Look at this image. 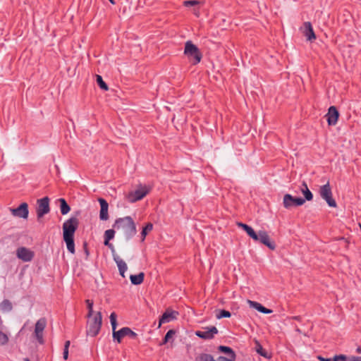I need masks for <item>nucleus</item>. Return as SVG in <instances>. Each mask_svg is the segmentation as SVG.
I'll return each mask as SVG.
<instances>
[{
  "label": "nucleus",
  "instance_id": "nucleus-2",
  "mask_svg": "<svg viewBox=\"0 0 361 361\" xmlns=\"http://www.w3.org/2000/svg\"><path fill=\"white\" fill-rule=\"evenodd\" d=\"M237 226L243 228L247 233V234L255 241L260 242L271 250H275L276 245L274 242L271 240L266 231L259 230L257 233H256L251 226L241 222L237 223Z\"/></svg>",
  "mask_w": 361,
  "mask_h": 361
},
{
  "label": "nucleus",
  "instance_id": "nucleus-24",
  "mask_svg": "<svg viewBox=\"0 0 361 361\" xmlns=\"http://www.w3.org/2000/svg\"><path fill=\"white\" fill-rule=\"evenodd\" d=\"M12 308V303L8 300H3L0 304V309L3 312H11Z\"/></svg>",
  "mask_w": 361,
  "mask_h": 361
},
{
  "label": "nucleus",
  "instance_id": "nucleus-8",
  "mask_svg": "<svg viewBox=\"0 0 361 361\" xmlns=\"http://www.w3.org/2000/svg\"><path fill=\"white\" fill-rule=\"evenodd\" d=\"M49 212V199L47 197H45L37 200L36 208L37 221H41L42 217Z\"/></svg>",
  "mask_w": 361,
  "mask_h": 361
},
{
  "label": "nucleus",
  "instance_id": "nucleus-31",
  "mask_svg": "<svg viewBox=\"0 0 361 361\" xmlns=\"http://www.w3.org/2000/svg\"><path fill=\"white\" fill-rule=\"evenodd\" d=\"M97 82L101 89L105 91L108 90L109 87L104 82L102 76L99 75H97Z\"/></svg>",
  "mask_w": 361,
  "mask_h": 361
},
{
  "label": "nucleus",
  "instance_id": "nucleus-22",
  "mask_svg": "<svg viewBox=\"0 0 361 361\" xmlns=\"http://www.w3.org/2000/svg\"><path fill=\"white\" fill-rule=\"evenodd\" d=\"M115 231L114 229L106 230L104 233V245L108 246L110 248H114V246L111 243H109V240L114 238Z\"/></svg>",
  "mask_w": 361,
  "mask_h": 361
},
{
  "label": "nucleus",
  "instance_id": "nucleus-44",
  "mask_svg": "<svg viewBox=\"0 0 361 361\" xmlns=\"http://www.w3.org/2000/svg\"><path fill=\"white\" fill-rule=\"evenodd\" d=\"M110 1V3L113 5H114L116 4L115 1L114 0H109Z\"/></svg>",
  "mask_w": 361,
  "mask_h": 361
},
{
  "label": "nucleus",
  "instance_id": "nucleus-40",
  "mask_svg": "<svg viewBox=\"0 0 361 361\" xmlns=\"http://www.w3.org/2000/svg\"><path fill=\"white\" fill-rule=\"evenodd\" d=\"M63 357L64 360H67L68 357V350L63 349Z\"/></svg>",
  "mask_w": 361,
  "mask_h": 361
},
{
  "label": "nucleus",
  "instance_id": "nucleus-36",
  "mask_svg": "<svg viewBox=\"0 0 361 361\" xmlns=\"http://www.w3.org/2000/svg\"><path fill=\"white\" fill-rule=\"evenodd\" d=\"M200 2L198 1L192 0V1H185L183 2V5L185 6H193L198 5Z\"/></svg>",
  "mask_w": 361,
  "mask_h": 361
},
{
  "label": "nucleus",
  "instance_id": "nucleus-11",
  "mask_svg": "<svg viewBox=\"0 0 361 361\" xmlns=\"http://www.w3.org/2000/svg\"><path fill=\"white\" fill-rule=\"evenodd\" d=\"M305 202V200L301 197H294L290 194H286L283 196V204L284 207L289 209L293 206H301Z\"/></svg>",
  "mask_w": 361,
  "mask_h": 361
},
{
  "label": "nucleus",
  "instance_id": "nucleus-18",
  "mask_svg": "<svg viewBox=\"0 0 361 361\" xmlns=\"http://www.w3.org/2000/svg\"><path fill=\"white\" fill-rule=\"evenodd\" d=\"M99 204H100V212H99V219L102 221H106L109 219V204L107 202L103 199V198H99L98 200Z\"/></svg>",
  "mask_w": 361,
  "mask_h": 361
},
{
  "label": "nucleus",
  "instance_id": "nucleus-33",
  "mask_svg": "<svg viewBox=\"0 0 361 361\" xmlns=\"http://www.w3.org/2000/svg\"><path fill=\"white\" fill-rule=\"evenodd\" d=\"M86 303L88 308L87 317H91L92 316H94L95 314H94L93 311V302L92 300H87Z\"/></svg>",
  "mask_w": 361,
  "mask_h": 361
},
{
  "label": "nucleus",
  "instance_id": "nucleus-20",
  "mask_svg": "<svg viewBox=\"0 0 361 361\" xmlns=\"http://www.w3.org/2000/svg\"><path fill=\"white\" fill-rule=\"evenodd\" d=\"M247 303L250 305V306L252 308L256 309L259 312L264 313V314H270L272 312V310L270 309H267L262 306L260 303L255 301H252L248 300Z\"/></svg>",
  "mask_w": 361,
  "mask_h": 361
},
{
  "label": "nucleus",
  "instance_id": "nucleus-15",
  "mask_svg": "<svg viewBox=\"0 0 361 361\" xmlns=\"http://www.w3.org/2000/svg\"><path fill=\"white\" fill-rule=\"evenodd\" d=\"M178 316V312L177 311L167 309L159 319V327H160L162 324L176 320Z\"/></svg>",
  "mask_w": 361,
  "mask_h": 361
},
{
  "label": "nucleus",
  "instance_id": "nucleus-38",
  "mask_svg": "<svg viewBox=\"0 0 361 361\" xmlns=\"http://www.w3.org/2000/svg\"><path fill=\"white\" fill-rule=\"evenodd\" d=\"M347 361H361V357L353 356V357H349Z\"/></svg>",
  "mask_w": 361,
  "mask_h": 361
},
{
  "label": "nucleus",
  "instance_id": "nucleus-9",
  "mask_svg": "<svg viewBox=\"0 0 361 361\" xmlns=\"http://www.w3.org/2000/svg\"><path fill=\"white\" fill-rule=\"evenodd\" d=\"M137 336V334L132 331L128 327H123L118 331V332H114L113 334V339L114 341H116L118 343H120L122 339L124 337H129L131 338H135Z\"/></svg>",
  "mask_w": 361,
  "mask_h": 361
},
{
  "label": "nucleus",
  "instance_id": "nucleus-13",
  "mask_svg": "<svg viewBox=\"0 0 361 361\" xmlns=\"http://www.w3.org/2000/svg\"><path fill=\"white\" fill-rule=\"evenodd\" d=\"M204 331H195V335L204 340L212 339L219 332L215 326H206L203 328Z\"/></svg>",
  "mask_w": 361,
  "mask_h": 361
},
{
  "label": "nucleus",
  "instance_id": "nucleus-42",
  "mask_svg": "<svg viewBox=\"0 0 361 361\" xmlns=\"http://www.w3.org/2000/svg\"><path fill=\"white\" fill-rule=\"evenodd\" d=\"M70 344H71L70 341H66L65 345H64V349L68 350Z\"/></svg>",
  "mask_w": 361,
  "mask_h": 361
},
{
  "label": "nucleus",
  "instance_id": "nucleus-4",
  "mask_svg": "<svg viewBox=\"0 0 361 361\" xmlns=\"http://www.w3.org/2000/svg\"><path fill=\"white\" fill-rule=\"evenodd\" d=\"M102 321V317L100 312H97L94 316L88 317L87 329V335L90 336H97L101 329Z\"/></svg>",
  "mask_w": 361,
  "mask_h": 361
},
{
  "label": "nucleus",
  "instance_id": "nucleus-27",
  "mask_svg": "<svg viewBox=\"0 0 361 361\" xmlns=\"http://www.w3.org/2000/svg\"><path fill=\"white\" fill-rule=\"evenodd\" d=\"M218 349L219 351H221L222 353H227V354L230 355L233 360L235 359V354L234 351L230 347L220 345V346H219Z\"/></svg>",
  "mask_w": 361,
  "mask_h": 361
},
{
  "label": "nucleus",
  "instance_id": "nucleus-25",
  "mask_svg": "<svg viewBox=\"0 0 361 361\" xmlns=\"http://www.w3.org/2000/svg\"><path fill=\"white\" fill-rule=\"evenodd\" d=\"M59 201L60 202L61 213L63 215L67 214L70 212L71 208L67 204L66 201L63 198L59 199Z\"/></svg>",
  "mask_w": 361,
  "mask_h": 361
},
{
  "label": "nucleus",
  "instance_id": "nucleus-39",
  "mask_svg": "<svg viewBox=\"0 0 361 361\" xmlns=\"http://www.w3.org/2000/svg\"><path fill=\"white\" fill-rule=\"evenodd\" d=\"M317 358L319 361H335L334 358L333 360H331L330 358H324L322 356H318Z\"/></svg>",
  "mask_w": 361,
  "mask_h": 361
},
{
  "label": "nucleus",
  "instance_id": "nucleus-21",
  "mask_svg": "<svg viewBox=\"0 0 361 361\" xmlns=\"http://www.w3.org/2000/svg\"><path fill=\"white\" fill-rule=\"evenodd\" d=\"M300 191L305 197V200L311 201L313 198L312 192L309 190L305 182H302L300 186Z\"/></svg>",
  "mask_w": 361,
  "mask_h": 361
},
{
  "label": "nucleus",
  "instance_id": "nucleus-1",
  "mask_svg": "<svg viewBox=\"0 0 361 361\" xmlns=\"http://www.w3.org/2000/svg\"><path fill=\"white\" fill-rule=\"evenodd\" d=\"M79 225V221L76 217H71L63 224V238L66 244L68 250L75 253L74 233Z\"/></svg>",
  "mask_w": 361,
  "mask_h": 361
},
{
  "label": "nucleus",
  "instance_id": "nucleus-30",
  "mask_svg": "<svg viewBox=\"0 0 361 361\" xmlns=\"http://www.w3.org/2000/svg\"><path fill=\"white\" fill-rule=\"evenodd\" d=\"M9 338L6 334L0 330V346L6 345L8 343Z\"/></svg>",
  "mask_w": 361,
  "mask_h": 361
},
{
  "label": "nucleus",
  "instance_id": "nucleus-3",
  "mask_svg": "<svg viewBox=\"0 0 361 361\" xmlns=\"http://www.w3.org/2000/svg\"><path fill=\"white\" fill-rule=\"evenodd\" d=\"M113 227L117 230H122L127 239H130L137 233L135 224L130 216L117 219Z\"/></svg>",
  "mask_w": 361,
  "mask_h": 361
},
{
  "label": "nucleus",
  "instance_id": "nucleus-16",
  "mask_svg": "<svg viewBox=\"0 0 361 361\" xmlns=\"http://www.w3.org/2000/svg\"><path fill=\"white\" fill-rule=\"evenodd\" d=\"M300 30L307 41H313L316 39V35L313 30L312 24L310 22H305L300 27Z\"/></svg>",
  "mask_w": 361,
  "mask_h": 361
},
{
  "label": "nucleus",
  "instance_id": "nucleus-6",
  "mask_svg": "<svg viewBox=\"0 0 361 361\" xmlns=\"http://www.w3.org/2000/svg\"><path fill=\"white\" fill-rule=\"evenodd\" d=\"M151 188L147 185H139L135 190L130 192L126 199L130 202H135L145 197L150 191Z\"/></svg>",
  "mask_w": 361,
  "mask_h": 361
},
{
  "label": "nucleus",
  "instance_id": "nucleus-28",
  "mask_svg": "<svg viewBox=\"0 0 361 361\" xmlns=\"http://www.w3.org/2000/svg\"><path fill=\"white\" fill-rule=\"evenodd\" d=\"M109 319H110V322H111V327H112V334H113L114 332H118V331H116L117 321H116V313L112 312L110 314Z\"/></svg>",
  "mask_w": 361,
  "mask_h": 361
},
{
  "label": "nucleus",
  "instance_id": "nucleus-29",
  "mask_svg": "<svg viewBox=\"0 0 361 361\" xmlns=\"http://www.w3.org/2000/svg\"><path fill=\"white\" fill-rule=\"evenodd\" d=\"M153 228V225L151 223H148L145 227L143 228L142 232H141V236H142V241H144L145 239L146 235H147V233L151 231Z\"/></svg>",
  "mask_w": 361,
  "mask_h": 361
},
{
  "label": "nucleus",
  "instance_id": "nucleus-12",
  "mask_svg": "<svg viewBox=\"0 0 361 361\" xmlns=\"http://www.w3.org/2000/svg\"><path fill=\"white\" fill-rule=\"evenodd\" d=\"M47 326V320L45 318H41L35 324V336L39 343H44L43 332Z\"/></svg>",
  "mask_w": 361,
  "mask_h": 361
},
{
  "label": "nucleus",
  "instance_id": "nucleus-41",
  "mask_svg": "<svg viewBox=\"0 0 361 361\" xmlns=\"http://www.w3.org/2000/svg\"><path fill=\"white\" fill-rule=\"evenodd\" d=\"M219 361H233L232 360H229L228 359L227 357H224V356H220L219 358H218Z\"/></svg>",
  "mask_w": 361,
  "mask_h": 361
},
{
  "label": "nucleus",
  "instance_id": "nucleus-34",
  "mask_svg": "<svg viewBox=\"0 0 361 361\" xmlns=\"http://www.w3.org/2000/svg\"><path fill=\"white\" fill-rule=\"evenodd\" d=\"M176 334V331L173 329L169 330L163 340L161 345L166 343Z\"/></svg>",
  "mask_w": 361,
  "mask_h": 361
},
{
  "label": "nucleus",
  "instance_id": "nucleus-43",
  "mask_svg": "<svg viewBox=\"0 0 361 361\" xmlns=\"http://www.w3.org/2000/svg\"><path fill=\"white\" fill-rule=\"evenodd\" d=\"M193 12H194V14H195L196 16H199V15H200V12H199V11H198V10L195 9Z\"/></svg>",
  "mask_w": 361,
  "mask_h": 361
},
{
  "label": "nucleus",
  "instance_id": "nucleus-26",
  "mask_svg": "<svg viewBox=\"0 0 361 361\" xmlns=\"http://www.w3.org/2000/svg\"><path fill=\"white\" fill-rule=\"evenodd\" d=\"M255 350L256 352L259 354L261 356L268 358L269 357L268 353L267 351L262 348V345L259 343L258 341H255Z\"/></svg>",
  "mask_w": 361,
  "mask_h": 361
},
{
  "label": "nucleus",
  "instance_id": "nucleus-23",
  "mask_svg": "<svg viewBox=\"0 0 361 361\" xmlns=\"http://www.w3.org/2000/svg\"><path fill=\"white\" fill-rule=\"evenodd\" d=\"M144 277L145 274L143 272H140L137 275H130V279L133 285H140L143 282Z\"/></svg>",
  "mask_w": 361,
  "mask_h": 361
},
{
  "label": "nucleus",
  "instance_id": "nucleus-17",
  "mask_svg": "<svg viewBox=\"0 0 361 361\" xmlns=\"http://www.w3.org/2000/svg\"><path fill=\"white\" fill-rule=\"evenodd\" d=\"M339 113L334 106L329 107L328 113L326 115L327 122L329 126H335L337 123Z\"/></svg>",
  "mask_w": 361,
  "mask_h": 361
},
{
  "label": "nucleus",
  "instance_id": "nucleus-35",
  "mask_svg": "<svg viewBox=\"0 0 361 361\" xmlns=\"http://www.w3.org/2000/svg\"><path fill=\"white\" fill-rule=\"evenodd\" d=\"M231 315V314L230 312H228L227 310H222L219 311V314H217L216 315V317L217 319H221L224 317H230Z\"/></svg>",
  "mask_w": 361,
  "mask_h": 361
},
{
  "label": "nucleus",
  "instance_id": "nucleus-7",
  "mask_svg": "<svg viewBox=\"0 0 361 361\" xmlns=\"http://www.w3.org/2000/svg\"><path fill=\"white\" fill-rule=\"evenodd\" d=\"M319 194L320 197L326 202L329 207L334 208L337 207L336 202L333 198L331 188L329 181L324 185L319 187Z\"/></svg>",
  "mask_w": 361,
  "mask_h": 361
},
{
  "label": "nucleus",
  "instance_id": "nucleus-45",
  "mask_svg": "<svg viewBox=\"0 0 361 361\" xmlns=\"http://www.w3.org/2000/svg\"><path fill=\"white\" fill-rule=\"evenodd\" d=\"M25 361H30V360H29L28 359H27V358H26V359L25 360Z\"/></svg>",
  "mask_w": 361,
  "mask_h": 361
},
{
  "label": "nucleus",
  "instance_id": "nucleus-14",
  "mask_svg": "<svg viewBox=\"0 0 361 361\" xmlns=\"http://www.w3.org/2000/svg\"><path fill=\"white\" fill-rule=\"evenodd\" d=\"M34 255V252L25 247H20L16 250L17 257L25 262L32 261Z\"/></svg>",
  "mask_w": 361,
  "mask_h": 361
},
{
  "label": "nucleus",
  "instance_id": "nucleus-10",
  "mask_svg": "<svg viewBox=\"0 0 361 361\" xmlns=\"http://www.w3.org/2000/svg\"><path fill=\"white\" fill-rule=\"evenodd\" d=\"M10 212L15 217L27 219L29 214L28 204L26 202L21 203L17 208H10Z\"/></svg>",
  "mask_w": 361,
  "mask_h": 361
},
{
  "label": "nucleus",
  "instance_id": "nucleus-5",
  "mask_svg": "<svg viewBox=\"0 0 361 361\" xmlns=\"http://www.w3.org/2000/svg\"><path fill=\"white\" fill-rule=\"evenodd\" d=\"M184 54L194 65L200 63L202 59V54L198 48L190 41L185 42Z\"/></svg>",
  "mask_w": 361,
  "mask_h": 361
},
{
  "label": "nucleus",
  "instance_id": "nucleus-37",
  "mask_svg": "<svg viewBox=\"0 0 361 361\" xmlns=\"http://www.w3.org/2000/svg\"><path fill=\"white\" fill-rule=\"evenodd\" d=\"M348 357L344 355L334 356L335 361H347Z\"/></svg>",
  "mask_w": 361,
  "mask_h": 361
},
{
  "label": "nucleus",
  "instance_id": "nucleus-19",
  "mask_svg": "<svg viewBox=\"0 0 361 361\" xmlns=\"http://www.w3.org/2000/svg\"><path fill=\"white\" fill-rule=\"evenodd\" d=\"M114 259L118 266L120 274L125 277V272L128 269L126 263L118 255H114Z\"/></svg>",
  "mask_w": 361,
  "mask_h": 361
},
{
  "label": "nucleus",
  "instance_id": "nucleus-32",
  "mask_svg": "<svg viewBox=\"0 0 361 361\" xmlns=\"http://www.w3.org/2000/svg\"><path fill=\"white\" fill-rule=\"evenodd\" d=\"M197 361H216L214 357L209 355L203 353L197 357Z\"/></svg>",
  "mask_w": 361,
  "mask_h": 361
}]
</instances>
